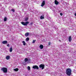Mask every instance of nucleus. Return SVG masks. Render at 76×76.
<instances>
[{"instance_id": "1", "label": "nucleus", "mask_w": 76, "mask_h": 76, "mask_svg": "<svg viewBox=\"0 0 76 76\" xmlns=\"http://www.w3.org/2000/svg\"><path fill=\"white\" fill-rule=\"evenodd\" d=\"M72 73V70L70 69H67L66 70V75L68 76H70Z\"/></svg>"}, {"instance_id": "2", "label": "nucleus", "mask_w": 76, "mask_h": 76, "mask_svg": "<svg viewBox=\"0 0 76 76\" xmlns=\"http://www.w3.org/2000/svg\"><path fill=\"white\" fill-rule=\"evenodd\" d=\"M1 70L4 73H7V69L6 68H1Z\"/></svg>"}, {"instance_id": "3", "label": "nucleus", "mask_w": 76, "mask_h": 76, "mask_svg": "<svg viewBox=\"0 0 76 76\" xmlns=\"http://www.w3.org/2000/svg\"><path fill=\"white\" fill-rule=\"evenodd\" d=\"M29 22L27 21L26 22H21V23L23 25H24V26H27L28 24H29Z\"/></svg>"}, {"instance_id": "4", "label": "nucleus", "mask_w": 76, "mask_h": 76, "mask_svg": "<svg viewBox=\"0 0 76 76\" xmlns=\"http://www.w3.org/2000/svg\"><path fill=\"white\" fill-rule=\"evenodd\" d=\"M33 69H37V70H38L39 68L38 66L37 65H34L33 66Z\"/></svg>"}, {"instance_id": "5", "label": "nucleus", "mask_w": 76, "mask_h": 76, "mask_svg": "<svg viewBox=\"0 0 76 76\" xmlns=\"http://www.w3.org/2000/svg\"><path fill=\"white\" fill-rule=\"evenodd\" d=\"M39 67L40 68H41L42 69H44V65L42 64H40L39 66Z\"/></svg>"}, {"instance_id": "6", "label": "nucleus", "mask_w": 76, "mask_h": 76, "mask_svg": "<svg viewBox=\"0 0 76 76\" xmlns=\"http://www.w3.org/2000/svg\"><path fill=\"white\" fill-rule=\"evenodd\" d=\"M44 5H45V1H43V2L42 3V5H41V6H42V7H43V6H44Z\"/></svg>"}, {"instance_id": "7", "label": "nucleus", "mask_w": 76, "mask_h": 76, "mask_svg": "<svg viewBox=\"0 0 76 76\" xmlns=\"http://www.w3.org/2000/svg\"><path fill=\"white\" fill-rule=\"evenodd\" d=\"M2 43L3 44H5L7 43V41H4L2 42Z\"/></svg>"}, {"instance_id": "8", "label": "nucleus", "mask_w": 76, "mask_h": 76, "mask_svg": "<svg viewBox=\"0 0 76 76\" xmlns=\"http://www.w3.org/2000/svg\"><path fill=\"white\" fill-rule=\"evenodd\" d=\"M44 48V46L42 45H40L39 46V48H40L41 49H42Z\"/></svg>"}, {"instance_id": "9", "label": "nucleus", "mask_w": 76, "mask_h": 76, "mask_svg": "<svg viewBox=\"0 0 76 76\" xmlns=\"http://www.w3.org/2000/svg\"><path fill=\"white\" fill-rule=\"evenodd\" d=\"M40 18L41 19H44V15H41L40 17Z\"/></svg>"}, {"instance_id": "10", "label": "nucleus", "mask_w": 76, "mask_h": 76, "mask_svg": "<svg viewBox=\"0 0 76 76\" xmlns=\"http://www.w3.org/2000/svg\"><path fill=\"white\" fill-rule=\"evenodd\" d=\"M58 2L57 1V0H55V4H58Z\"/></svg>"}, {"instance_id": "11", "label": "nucleus", "mask_w": 76, "mask_h": 76, "mask_svg": "<svg viewBox=\"0 0 76 76\" xmlns=\"http://www.w3.org/2000/svg\"><path fill=\"white\" fill-rule=\"evenodd\" d=\"M69 42H70L72 40V37H71V36H70L69 37Z\"/></svg>"}, {"instance_id": "12", "label": "nucleus", "mask_w": 76, "mask_h": 76, "mask_svg": "<svg viewBox=\"0 0 76 76\" xmlns=\"http://www.w3.org/2000/svg\"><path fill=\"white\" fill-rule=\"evenodd\" d=\"M29 35V33H26L25 34V37H27Z\"/></svg>"}, {"instance_id": "13", "label": "nucleus", "mask_w": 76, "mask_h": 76, "mask_svg": "<svg viewBox=\"0 0 76 76\" xmlns=\"http://www.w3.org/2000/svg\"><path fill=\"white\" fill-rule=\"evenodd\" d=\"M6 58L7 59V60H9V59H10V56H7Z\"/></svg>"}, {"instance_id": "14", "label": "nucleus", "mask_w": 76, "mask_h": 76, "mask_svg": "<svg viewBox=\"0 0 76 76\" xmlns=\"http://www.w3.org/2000/svg\"><path fill=\"white\" fill-rule=\"evenodd\" d=\"M12 50H13V49H12V47H11L10 49V52H12Z\"/></svg>"}, {"instance_id": "15", "label": "nucleus", "mask_w": 76, "mask_h": 76, "mask_svg": "<svg viewBox=\"0 0 76 76\" xmlns=\"http://www.w3.org/2000/svg\"><path fill=\"white\" fill-rule=\"evenodd\" d=\"M14 70L15 72H18L19 70V69L18 68H16L14 69Z\"/></svg>"}, {"instance_id": "16", "label": "nucleus", "mask_w": 76, "mask_h": 76, "mask_svg": "<svg viewBox=\"0 0 76 76\" xmlns=\"http://www.w3.org/2000/svg\"><path fill=\"white\" fill-rule=\"evenodd\" d=\"M25 62H27L28 61V59L27 58H26L25 59Z\"/></svg>"}, {"instance_id": "17", "label": "nucleus", "mask_w": 76, "mask_h": 76, "mask_svg": "<svg viewBox=\"0 0 76 76\" xmlns=\"http://www.w3.org/2000/svg\"><path fill=\"white\" fill-rule=\"evenodd\" d=\"M27 69L28 70H31V67L29 66H28L27 67Z\"/></svg>"}, {"instance_id": "18", "label": "nucleus", "mask_w": 76, "mask_h": 76, "mask_svg": "<svg viewBox=\"0 0 76 76\" xmlns=\"http://www.w3.org/2000/svg\"><path fill=\"white\" fill-rule=\"evenodd\" d=\"M23 45H26V43H25V42L24 41H23Z\"/></svg>"}, {"instance_id": "19", "label": "nucleus", "mask_w": 76, "mask_h": 76, "mask_svg": "<svg viewBox=\"0 0 76 76\" xmlns=\"http://www.w3.org/2000/svg\"><path fill=\"white\" fill-rule=\"evenodd\" d=\"M4 20L5 22H6V20H7V18L6 17H5L4 19Z\"/></svg>"}, {"instance_id": "20", "label": "nucleus", "mask_w": 76, "mask_h": 76, "mask_svg": "<svg viewBox=\"0 0 76 76\" xmlns=\"http://www.w3.org/2000/svg\"><path fill=\"white\" fill-rule=\"evenodd\" d=\"M29 40V37H27L26 38V41H28V40Z\"/></svg>"}, {"instance_id": "21", "label": "nucleus", "mask_w": 76, "mask_h": 76, "mask_svg": "<svg viewBox=\"0 0 76 76\" xmlns=\"http://www.w3.org/2000/svg\"><path fill=\"white\" fill-rule=\"evenodd\" d=\"M28 20V18H26L25 19V20H26V21H27V20Z\"/></svg>"}, {"instance_id": "22", "label": "nucleus", "mask_w": 76, "mask_h": 76, "mask_svg": "<svg viewBox=\"0 0 76 76\" xmlns=\"http://www.w3.org/2000/svg\"><path fill=\"white\" fill-rule=\"evenodd\" d=\"M11 11H12V12H15V10L14 9H12L11 10Z\"/></svg>"}, {"instance_id": "23", "label": "nucleus", "mask_w": 76, "mask_h": 76, "mask_svg": "<svg viewBox=\"0 0 76 76\" xmlns=\"http://www.w3.org/2000/svg\"><path fill=\"white\" fill-rule=\"evenodd\" d=\"M35 40H34L33 41L32 43H35Z\"/></svg>"}, {"instance_id": "24", "label": "nucleus", "mask_w": 76, "mask_h": 76, "mask_svg": "<svg viewBox=\"0 0 76 76\" xmlns=\"http://www.w3.org/2000/svg\"><path fill=\"white\" fill-rule=\"evenodd\" d=\"M60 15L61 16H62L63 15V13H60Z\"/></svg>"}, {"instance_id": "25", "label": "nucleus", "mask_w": 76, "mask_h": 76, "mask_svg": "<svg viewBox=\"0 0 76 76\" xmlns=\"http://www.w3.org/2000/svg\"><path fill=\"white\" fill-rule=\"evenodd\" d=\"M50 44H51V43L50 42H49L48 43L49 45H50Z\"/></svg>"}, {"instance_id": "26", "label": "nucleus", "mask_w": 76, "mask_h": 76, "mask_svg": "<svg viewBox=\"0 0 76 76\" xmlns=\"http://www.w3.org/2000/svg\"><path fill=\"white\" fill-rule=\"evenodd\" d=\"M7 46L8 47H10V45H9V44H8L7 45Z\"/></svg>"}, {"instance_id": "27", "label": "nucleus", "mask_w": 76, "mask_h": 76, "mask_svg": "<svg viewBox=\"0 0 76 76\" xmlns=\"http://www.w3.org/2000/svg\"><path fill=\"white\" fill-rule=\"evenodd\" d=\"M75 16H76V13L75 14Z\"/></svg>"}, {"instance_id": "28", "label": "nucleus", "mask_w": 76, "mask_h": 76, "mask_svg": "<svg viewBox=\"0 0 76 76\" xmlns=\"http://www.w3.org/2000/svg\"><path fill=\"white\" fill-rule=\"evenodd\" d=\"M27 63H26V64H27Z\"/></svg>"}]
</instances>
